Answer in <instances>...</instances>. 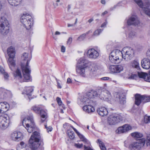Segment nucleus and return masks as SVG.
Masks as SVG:
<instances>
[{
    "mask_svg": "<svg viewBox=\"0 0 150 150\" xmlns=\"http://www.w3.org/2000/svg\"><path fill=\"white\" fill-rule=\"evenodd\" d=\"M138 75L139 78L144 79L145 81L150 82V76L148 77L147 73L142 72H138Z\"/></svg>",
    "mask_w": 150,
    "mask_h": 150,
    "instance_id": "obj_23",
    "label": "nucleus"
},
{
    "mask_svg": "<svg viewBox=\"0 0 150 150\" xmlns=\"http://www.w3.org/2000/svg\"><path fill=\"white\" fill-rule=\"evenodd\" d=\"M117 97L118 98V100H119L120 103L121 104H124L126 103V98L125 97H121L119 94L117 95Z\"/></svg>",
    "mask_w": 150,
    "mask_h": 150,
    "instance_id": "obj_38",
    "label": "nucleus"
},
{
    "mask_svg": "<svg viewBox=\"0 0 150 150\" xmlns=\"http://www.w3.org/2000/svg\"><path fill=\"white\" fill-rule=\"evenodd\" d=\"M111 72L114 73H119L123 71V67L120 65H111L109 67Z\"/></svg>",
    "mask_w": 150,
    "mask_h": 150,
    "instance_id": "obj_17",
    "label": "nucleus"
},
{
    "mask_svg": "<svg viewBox=\"0 0 150 150\" xmlns=\"http://www.w3.org/2000/svg\"><path fill=\"white\" fill-rule=\"evenodd\" d=\"M135 104L136 105L139 106L142 101V95L140 94H136L135 95Z\"/></svg>",
    "mask_w": 150,
    "mask_h": 150,
    "instance_id": "obj_28",
    "label": "nucleus"
},
{
    "mask_svg": "<svg viewBox=\"0 0 150 150\" xmlns=\"http://www.w3.org/2000/svg\"><path fill=\"white\" fill-rule=\"evenodd\" d=\"M109 125H114L122 121L123 117L120 114H114L110 115L108 118Z\"/></svg>",
    "mask_w": 150,
    "mask_h": 150,
    "instance_id": "obj_6",
    "label": "nucleus"
},
{
    "mask_svg": "<svg viewBox=\"0 0 150 150\" xmlns=\"http://www.w3.org/2000/svg\"><path fill=\"white\" fill-rule=\"evenodd\" d=\"M13 76L18 79H21L22 75L21 70L17 68L15 71L13 72Z\"/></svg>",
    "mask_w": 150,
    "mask_h": 150,
    "instance_id": "obj_31",
    "label": "nucleus"
},
{
    "mask_svg": "<svg viewBox=\"0 0 150 150\" xmlns=\"http://www.w3.org/2000/svg\"><path fill=\"white\" fill-rule=\"evenodd\" d=\"M100 50L93 48L89 49L87 53V56L91 59H96L99 56Z\"/></svg>",
    "mask_w": 150,
    "mask_h": 150,
    "instance_id": "obj_10",
    "label": "nucleus"
},
{
    "mask_svg": "<svg viewBox=\"0 0 150 150\" xmlns=\"http://www.w3.org/2000/svg\"><path fill=\"white\" fill-rule=\"evenodd\" d=\"M78 135L82 141L87 144H88L89 142L88 140L86 139L82 134L80 133Z\"/></svg>",
    "mask_w": 150,
    "mask_h": 150,
    "instance_id": "obj_41",
    "label": "nucleus"
},
{
    "mask_svg": "<svg viewBox=\"0 0 150 150\" xmlns=\"http://www.w3.org/2000/svg\"><path fill=\"white\" fill-rule=\"evenodd\" d=\"M97 111L98 114L102 117L107 115L108 113L107 109L104 107H100L98 108Z\"/></svg>",
    "mask_w": 150,
    "mask_h": 150,
    "instance_id": "obj_22",
    "label": "nucleus"
},
{
    "mask_svg": "<svg viewBox=\"0 0 150 150\" xmlns=\"http://www.w3.org/2000/svg\"><path fill=\"white\" fill-rule=\"evenodd\" d=\"M21 0H8L9 4L13 6H16L20 3Z\"/></svg>",
    "mask_w": 150,
    "mask_h": 150,
    "instance_id": "obj_33",
    "label": "nucleus"
},
{
    "mask_svg": "<svg viewBox=\"0 0 150 150\" xmlns=\"http://www.w3.org/2000/svg\"><path fill=\"white\" fill-rule=\"evenodd\" d=\"M107 23V22L106 21H105L104 23H103L101 25V27L102 28L103 27H105Z\"/></svg>",
    "mask_w": 150,
    "mask_h": 150,
    "instance_id": "obj_58",
    "label": "nucleus"
},
{
    "mask_svg": "<svg viewBox=\"0 0 150 150\" xmlns=\"http://www.w3.org/2000/svg\"><path fill=\"white\" fill-rule=\"evenodd\" d=\"M11 137L12 140L18 142L23 139L22 134L18 131H15L11 133Z\"/></svg>",
    "mask_w": 150,
    "mask_h": 150,
    "instance_id": "obj_13",
    "label": "nucleus"
},
{
    "mask_svg": "<svg viewBox=\"0 0 150 150\" xmlns=\"http://www.w3.org/2000/svg\"><path fill=\"white\" fill-rule=\"evenodd\" d=\"M146 102L150 101V96H146Z\"/></svg>",
    "mask_w": 150,
    "mask_h": 150,
    "instance_id": "obj_63",
    "label": "nucleus"
},
{
    "mask_svg": "<svg viewBox=\"0 0 150 150\" xmlns=\"http://www.w3.org/2000/svg\"><path fill=\"white\" fill-rule=\"evenodd\" d=\"M98 142L99 144V146L102 150H106V148L103 143L100 139L98 140Z\"/></svg>",
    "mask_w": 150,
    "mask_h": 150,
    "instance_id": "obj_42",
    "label": "nucleus"
},
{
    "mask_svg": "<svg viewBox=\"0 0 150 150\" xmlns=\"http://www.w3.org/2000/svg\"><path fill=\"white\" fill-rule=\"evenodd\" d=\"M128 49L125 52V56H124V59L126 60L131 59L134 56V50L131 48H129L128 47H126L123 48V51L124 50Z\"/></svg>",
    "mask_w": 150,
    "mask_h": 150,
    "instance_id": "obj_11",
    "label": "nucleus"
},
{
    "mask_svg": "<svg viewBox=\"0 0 150 150\" xmlns=\"http://www.w3.org/2000/svg\"><path fill=\"white\" fill-rule=\"evenodd\" d=\"M9 124V121L7 117L0 116V127L2 129L6 128Z\"/></svg>",
    "mask_w": 150,
    "mask_h": 150,
    "instance_id": "obj_14",
    "label": "nucleus"
},
{
    "mask_svg": "<svg viewBox=\"0 0 150 150\" xmlns=\"http://www.w3.org/2000/svg\"><path fill=\"white\" fill-rule=\"evenodd\" d=\"M109 59L111 62L113 63H117L120 62L119 59H118L117 56L114 57L110 54L109 56Z\"/></svg>",
    "mask_w": 150,
    "mask_h": 150,
    "instance_id": "obj_32",
    "label": "nucleus"
},
{
    "mask_svg": "<svg viewBox=\"0 0 150 150\" xmlns=\"http://www.w3.org/2000/svg\"><path fill=\"white\" fill-rule=\"evenodd\" d=\"M40 117V122L42 123L45 122H47V119L48 117V115L47 110L41 109L39 112Z\"/></svg>",
    "mask_w": 150,
    "mask_h": 150,
    "instance_id": "obj_18",
    "label": "nucleus"
},
{
    "mask_svg": "<svg viewBox=\"0 0 150 150\" xmlns=\"http://www.w3.org/2000/svg\"><path fill=\"white\" fill-rule=\"evenodd\" d=\"M72 82L71 79L70 78H68L67 80V83H70Z\"/></svg>",
    "mask_w": 150,
    "mask_h": 150,
    "instance_id": "obj_62",
    "label": "nucleus"
},
{
    "mask_svg": "<svg viewBox=\"0 0 150 150\" xmlns=\"http://www.w3.org/2000/svg\"><path fill=\"white\" fill-rule=\"evenodd\" d=\"M132 129V127L128 124H125L119 127L116 132L119 134L126 132Z\"/></svg>",
    "mask_w": 150,
    "mask_h": 150,
    "instance_id": "obj_15",
    "label": "nucleus"
},
{
    "mask_svg": "<svg viewBox=\"0 0 150 150\" xmlns=\"http://www.w3.org/2000/svg\"><path fill=\"white\" fill-rule=\"evenodd\" d=\"M94 65L93 64L89 63L88 61L84 58H81L78 61L76 68V72L83 76L85 73V69L90 65Z\"/></svg>",
    "mask_w": 150,
    "mask_h": 150,
    "instance_id": "obj_2",
    "label": "nucleus"
},
{
    "mask_svg": "<svg viewBox=\"0 0 150 150\" xmlns=\"http://www.w3.org/2000/svg\"><path fill=\"white\" fill-rule=\"evenodd\" d=\"M56 100L58 103L59 106H62V107L64 109H65V107H64V105L62 104V101L61 100V98L59 97H57V98Z\"/></svg>",
    "mask_w": 150,
    "mask_h": 150,
    "instance_id": "obj_46",
    "label": "nucleus"
},
{
    "mask_svg": "<svg viewBox=\"0 0 150 150\" xmlns=\"http://www.w3.org/2000/svg\"><path fill=\"white\" fill-rule=\"evenodd\" d=\"M91 105H87L84 106L83 108V110L88 113L94 112L95 111L94 108Z\"/></svg>",
    "mask_w": 150,
    "mask_h": 150,
    "instance_id": "obj_26",
    "label": "nucleus"
},
{
    "mask_svg": "<svg viewBox=\"0 0 150 150\" xmlns=\"http://www.w3.org/2000/svg\"><path fill=\"white\" fill-rule=\"evenodd\" d=\"M80 101L83 103L85 105H93V101L91 99H89L88 98L86 95H85L82 97L80 99Z\"/></svg>",
    "mask_w": 150,
    "mask_h": 150,
    "instance_id": "obj_24",
    "label": "nucleus"
},
{
    "mask_svg": "<svg viewBox=\"0 0 150 150\" xmlns=\"http://www.w3.org/2000/svg\"><path fill=\"white\" fill-rule=\"evenodd\" d=\"M74 146L78 148H80L83 146V144H79V143L75 144Z\"/></svg>",
    "mask_w": 150,
    "mask_h": 150,
    "instance_id": "obj_52",
    "label": "nucleus"
},
{
    "mask_svg": "<svg viewBox=\"0 0 150 150\" xmlns=\"http://www.w3.org/2000/svg\"><path fill=\"white\" fill-rule=\"evenodd\" d=\"M29 145L32 150H36L39 147L41 150L44 149L43 139L39 133L35 131L29 140Z\"/></svg>",
    "mask_w": 150,
    "mask_h": 150,
    "instance_id": "obj_1",
    "label": "nucleus"
},
{
    "mask_svg": "<svg viewBox=\"0 0 150 150\" xmlns=\"http://www.w3.org/2000/svg\"><path fill=\"white\" fill-rule=\"evenodd\" d=\"M20 145L21 146L20 148H22V149L26 148L25 147H26V144L23 142H20Z\"/></svg>",
    "mask_w": 150,
    "mask_h": 150,
    "instance_id": "obj_51",
    "label": "nucleus"
},
{
    "mask_svg": "<svg viewBox=\"0 0 150 150\" xmlns=\"http://www.w3.org/2000/svg\"><path fill=\"white\" fill-rule=\"evenodd\" d=\"M31 109L33 110L35 113L39 114L40 110V107L38 106H35L32 107Z\"/></svg>",
    "mask_w": 150,
    "mask_h": 150,
    "instance_id": "obj_43",
    "label": "nucleus"
},
{
    "mask_svg": "<svg viewBox=\"0 0 150 150\" xmlns=\"http://www.w3.org/2000/svg\"><path fill=\"white\" fill-rule=\"evenodd\" d=\"M68 135L69 138L71 139H73L75 137V134L73 131H71L68 132Z\"/></svg>",
    "mask_w": 150,
    "mask_h": 150,
    "instance_id": "obj_45",
    "label": "nucleus"
},
{
    "mask_svg": "<svg viewBox=\"0 0 150 150\" xmlns=\"http://www.w3.org/2000/svg\"><path fill=\"white\" fill-rule=\"evenodd\" d=\"M131 135L132 137H133L137 139L141 138L143 136V135L142 134L137 132H134L132 133L131 134Z\"/></svg>",
    "mask_w": 150,
    "mask_h": 150,
    "instance_id": "obj_36",
    "label": "nucleus"
},
{
    "mask_svg": "<svg viewBox=\"0 0 150 150\" xmlns=\"http://www.w3.org/2000/svg\"><path fill=\"white\" fill-rule=\"evenodd\" d=\"M110 55L114 57H117V56L119 59L120 56H122V58H124L122 51H120L119 50H113L111 52L110 54Z\"/></svg>",
    "mask_w": 150,
    "mask_h": 150,
    "instance_id": "obj_25",
    "label": "nucleus"
},
{
    "mask_svg": "<svg viewBox=\"0 0 150 150\" xmlns=\"http://www.w3.org/2000/svg\"><path fill=\"white\" fill-rule=\"evenodd\" d=\"M85 95L89 99L94 98L96 97H97V91L91 90L90 91L87 92Z\"/></svg>",
    "mask_w": 150,
    "mask_h": 150,
    "instance_id": "obj_27",
    "label": "nucleus"
},
{
    "mask_svg": "<svg viewBox=\"0 0 150 150\" xmlns=\"http://www.w3.org/2000/svg\"><path fill=\"white\" fill-rule=\"evenodd\" d=\"M33 91V89L31 87L27 88L26 89V94L28 96H31V93Z\"/></svg>",
    "mask_w": 150,
    "mask_h": 150,
    "instance_id": "obj_40",
    "label": "nucleus"
},
{
    "mask_svg": "<svg viewBox=\"0 0 150 150\" xmlns=\"http://www.w3.org/2000/svg\"><path fill=\"white\" fill-rule=\"evenodd\" d=\"M109 79H110V78L109 77H105L102 78L101 79V80H103L106 81V80H107Z\"/></svg>",
    "mask_w": 150,
    "mask_h": 150,
    "instance_id": "obj_60",
    "label": "nucleus"
},
{
    "mask_svg": "<svg viewBox=\"0 0 150 150\" xmlns=\"http://www.w3.org/2000/svg\"><path fill=\"white\" fill-rule=\"evenodd\" d=\"M69 125V124L67 123H66L64 124H63V127L65 129H67V126Z\"/></svg>",
    "mask_w": 150,
    "mask_h": 150,
    "instance_id": "obj_61",
    "label": "nucleus"
},
{
    "mask_svg": "<svg viewBox=\"0 0 150 150\" xmlns=\"http://www.w3.org/2000/svg\"><path fill=\"white\" fill-rule=\"evenodd\" d=\"M45 128L47 129V132H51L52 130V128L50 126H49L48 127H47V125L45 124Z\"/></svg>",
    "mask_w": 150,
    "mask_h": 150,
    "instance_id": "obj_50",
    "label": "nucleus"
},
{
    "mask_svg": "<svg viewBox=\"0 0 150 150\" xmlns=\"http://www.w3.org/2000/svg\"><path fill=\"white\" fill-rule=\"evenodd\" d=\"M21 58L23 61L26 62V65L25 67H30L28 65L31 59V55H29L28 53L24 52Z\"/></svg>",
    "mask_w": 150,
    "mask_h": 150,
    "instance_id": "obj_21",
    "label": "nucleus"
},
{
    "mask_svg": "<svg viewBox=\"0 0 150 150\" xmlns=\"http://www.w3.org/2000/svg\"><path fill=\"white\" fill-rule=\"evenodd\" d=\"M149 141H150V134H149L147 137V142H149Z\"/></svg>",
    "mask_w": 150,
    "mask_h": 150,
    "instance_id": "obj_64",
    "label": "nucleus"
},
{
    "mask_svg": "<svg viewBox=\"0 0 150 150\" xmlns=\"http://www.w3.org/2000/svg\"><path fill=\"white\" fill-rule=\"evenodd\" d=\"M146 141L145 139L142 138L139 139L138 142L131 144L129 146L131 150H139L142 146H144Z\"/></svg>",
    "mask_w": 150,
    "mask_h": 150,
    "instance_id": "obj_7",
    "label": "nucleus"
},
{
    "mask_svg": "<svg viewBox=\"0 0 150 150\" xmlns=\"http://www.w3.org/2000/svg\"><path fill=\"white\" fill-rule=\"evenodd\" d=\"M8 20L4 17H2L0 19V26H9Z\"/></svg>",
    "mask_w": 150,
    "mask_h": 150,
    "instance_id": "obj_30",
    "label": "nucleus"
},
{
    "mask_svg": "<svg viewBox=\"0 0 150 150\" xmlns=\"http://www.w3.org/2000/svg\"><path fill=\"white\" fill-rule=\"evenodd\" d=\"M26 125L27 131L29 133L32 132L33 131L34 128H35V125L34 124H30V126L29 124L28 123H27L26 124Z\"/></svg>",
    "mask_w": 150,
    "mask_h": 150,
    "instance_id": "obj_34",
    "label": "nucleus"
},
{
    "mask_svg": "<svg viewBox=\"0 0 150 150\" xmlns=\"http://www.w3.org/2000/svg\"><path fill=\"white\" fill-rule=\"evenodd\" d=\"M11 93L9 91L5 90L4 89H0V98L5 99L7 97H11Z\"/></svg>",
    "mask_w": 150,
    "mask_h": 150,
    "instance_id": "obj_16",
    "label": "nucleus"
},
{
    "mask_svg": "<svg viewBox=\"0 0 150 150\" xmlns=\"http://www.w3.org/2000/svg\"><path fill=\"white\" fill-rule=\"evenodd\" d=\"M131 64L133 67L137 69L139 68V63L137 61L135 60L132 61L131 63Z\"/></svg>",
    "mask_w": 150,
    "mask_h": 150,
    "instance_id": "obj_39",
    "label": "nucleus"
},
{
    "mask_svg": "<svg viewBox=\"0 0 150 150\" xmlns=\"http://www.w3.org/2000/svg\"><path fill=\"white\" fill-rule=\"evenodd\" d=\"M7 52L9 57L8 62V64L10 68L13 71L16 66L15 61L13 59L15 56V49L12 47H11L8 48Z\"/></svg>",
    "mask_w": 150,
    "mask_h": 150,
    "instance_id": "obj_5",
    "label": "nucleus"
},
{
    "mask_svg": "<svg viewBox=\"0 0 150 150\" xmlns=\"http://www.w3.org/2000/svg\"><path fill=\"white\" fill-rule=\"evenodd\" d=\"M84 150H93L89 146H86L85 145L84 146Z\"/></svg>",
    "mask_w": 150,
    "mask_h": 150,
    "instance_id": "obj_57",
    "label": "nucleus"
},
{
    "mask_svg": "<svg viewBox=\"0 0 150 150\" xmlns=\"http://www.w3.org/2000/svg\"><path fill=\"white\" fill-rule=\"evenodd\" d=\"M121 2H120L118 3L116 5H115L113 7H111L110 8V10L111 11L113 10L117 6H122V5H120V4H121Z\"/></svg>",
    "mask_w": 150,
    "mask_h": 150,
    "instance_id": "obj_53",
    "label": "nucleus"
},
{
    "mask_svg": "<svg viewBox=\"0 0 150 150\" xmlns=\"http://www.w3.org/2000/svg\"><path fill=\"white\" fill-rule=\"evenodd\" d=\"M27 119L28 121H30V123H31V124L35 125V123L34 122L33 117L32 116L28 117L27 118Z\"/></svg>",
    "mask_w": 150,
    "mask_h": 150,
    "instance_id": "obj_49",
    "label": "nucleus"
},
{
    "mask_svg": "<svg viewBox=\"0 0 150 150\" xmlns=\"http://www.w3.org/2000/svg\"><path fill=\"white\" fill-rule=\"evenodd\" d=\"M144 13L150 17V2L149 0H134Z\"/></svg>",
    "mask_w": 150,
    "mask_h": 150,
    "instance_id": "obj_3",
    "label": "nucleus"
},
{
    "mask_svg": "<svg viewBox=\"0 0 150 150\" xmlns=\"http://www.w3.org/2000/svg\"><path fill=\"white\" fill-rule=\"evenodd\" d=\"M127 23L128 26H137L138 27L141 26V24L139 20L137 17L135 15L132 16L127 20Z\"/></svg>",
    "mask_w": 150,
    "mask_h": 150,
    "instance_id": "obj_8",
    "label": "nucleus"
},
{
    "mask_svg": "<svg viewBox=\"0 0 150 150\" xmlns=\"http://www.w3.org/2000/svg\"><path fill=\"white\" fill-rule=\"evenodd\" d=\"M144 122L146 123H148L150 122V116H145L144 117Z\"/></svg>",
    "mask_w": 150,
    "mask_h": 150,
    "instance_id": "obj_48",
    "label": "nucleus"
},
{
    "mask_svg": "<svg viewBox=\"0 0 150 150\" xmlns=\"http://www.w3.org/2000/svg\"><path fill=\"white\" fill-rule=\"evenodd\" d=\"M103 30V29H97L93 33V35L95 36H97L99 35Z\"/></svg>",
    "mask_w": 150,
    "mask_h": 150,
    "instance_id": "obj_44",
    "label": "nucleus"
},
{
    "mask_svg": "<svg viewBox=\"0 0 150 150\" xmlns=\"http://www.w3.org/2000/svg\"><path fill=\"white\" fill-rule=\"evenodd\" d=\"M9 108V105L6 102L0 103V114L6 112L8 110Z\"/></svg>",
    "mask_w": 150,
    "mask_h": 150,
    "instance_id": "obj_19",
    "label": "nucleus"
},
{
    "mask_svg": "<svg viewBox=\"0 0 150 150\" xmlns=\"http://www.w3.org/2000/svg\"><path fill=\"white\" fill-rule=\"evenodd\" d=\"M72 39L71 38H69L67 41V44L70 45L72 42Z\"/></svg>",
    "mask_w": 150,
    "mask_h": 150,
    "instance_id": "obj_56",
    "label": "nucleus"
},
{
    "mask_svg": "<svg viewBox=\"0 0 150 150\" xmlns=\"http://www.w3.org/2000/svg\"><path fill=\"white\" fill-rule=\"evenodd\" d=\"M23 77L25 80H28L30 78V74L31 70L30 67H24L22 64L21 66Z\"/></svg>",
    "mask_w": 150,
    "mask_h": 150,
    "instance_id": "obj_12",
    "label": "nucleus"
},
{
    "mask_svg": "<svg viewBox=\"0 0 150 150\" xmlns=\"http://www.w3.org/2000/svg\"><path fill=\"white\" fill-rule=\"evenodd\" d=\"M137 34L136 32L133 31H130L128 34V37L131 39H132L136 37Z\"/></svg>",
    "mask_w": 150,
    "mask_h": 150,
    "instance_id": "obj_37",
    "label": "nucleus"
},
{
    "mask_svg": "<svg viewBox=\"0 0 150 150\" xmlns=\"http://www.w3.org/2000/svg\"><path fill=\"white\" fill-rule=\"evenodd\" d=\"M142 102L144 103H145L146 102V95H142Z\"/></svg>",
    "mask_w": 150,
    "mask_h": 150,
    "instance_id": "obj_55",
    "label": "nucleus"
},
{
    "mask_svg": "<svg viewBox=\"0 0 150 150\" xmlns=\"http://www.w3.org/2000/svg\"><path fill=\"white\" fill-rule=\"evenodd\" d=\"M141 64L143 69H149L150 68V60L147 58H144L142 60Z\"/></svg>",
    "mask_w": 150,
    "mask_h": 150,
    "instance_id": "obj_20",
    "label": "nucleus"
},
{
    "mask_svg": "<svg viewBox=\"0 0 150 150\" xmlns=\"http://www.w3.org/2000/svg\"><path fill=\"white\" fill-rule=\"evenodd\" d=\"M21 21L27 30L30 29L33 24L31 16L28 13H23L21 18Z\"/></svg>",
    "mask_w": 150,
    "mask_h": 150,
    "instance_id": "obj_4",
    "label": "nucleus"
},
{
    "mask_svg": "<svg viewBox=\"0 0 150 150\" xmlns=\"http://www.w3.org/2000/svg\"><path fill=\"white\" fill-rule=\"evenodd\" d=\"M86 36V34H83L79 37L77 40L80 41H82L84 39Z\"/></svg>",
    "mask_w": 150,
    "mask_h": 150,
    "instance_id": "obj_47",
    "label": "nucleus"
},
{
    "mask_svg": "<svg viewBox=\"0 0 150 150\" xmlns=\"http://www.w3.org/2000/svg\"><path fill=\"white\" fill-rule=\"evenodd\" d=\"M97 97H98L102 100H106L108 99V98L111 96L110 92L107 90L102 91L98 90L97 91Z\"/></svg>",
    "mask_w": 150,
    "mask_h": 150,
    "instance_id": "obj_9",
    "label": "nucleus"
},
{
    "mask_svg": "<svg viewBox=\"0 0 150 150\" xmlns=\"http://www.w3.org/2000/svg\"><path fill=\"white\" fill-rule=\"evenodd\" d=\"M0 73L4 74V78L5 80L8 79L9 77L8 74L5 72L4 69L1 66H0Z\"/></svg>",
    "mask_w": 150,
    "mask_h": 150,
    "instance_id": "obj_35",
    "label": "nucleus"
},
{
    "mask_svg": "<svg viewBox=\"0 0 150 150\" xmlns=\"http://www.w3.org/2000/svg\"><path fill=\"white\" fill-rule=\"evenodd\" d=\"M78 21V19L77 18H76L75 20V23L74 24H70L69 23L68 24L67 26L68 27H70L71 26H74L75 25H76Z\"/></svg>",
    "mask_w": 150,
    "mask_h": 150,
    "instance_id": "obj_54",
    "label": "nucleus"
},
{
    "mask_svg": "<svg viewBox=\"0 0 150 150\" xmlns=\"http://www.w3.org/2000/svg\"><path fill=\"white\" fill-rule=\"evenodd\" d=\"M65 51V47L64 46L61 47V52H64Z\"/></svg>",
    "mask_w": 150,
    "mask_h": 150,
    "instance_id": "obj_59",
    "label": "nucleus"
},
{
    "mask_svg": "<svg viewBox=\"0 0 150 150\" xmlns=\"http://www.w3.org/2000/svg\"><path fill=\"white\" fill-rule=\"evenodd\" d=\"M9 26H0V33L2 35H6L9 32Z\"/></svg>",
    "mask_w": 150,
    "mask_h": 150,
    "instance_id": "obj_29",
    "label": "nucleus"
}]
</instances>
